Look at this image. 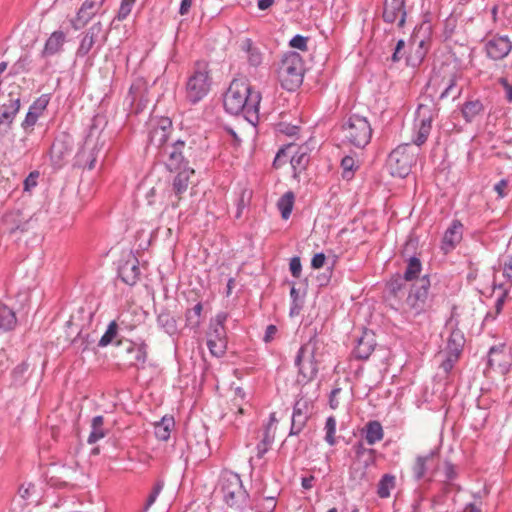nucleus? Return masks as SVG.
Returning a JSON list of instances; mask_svg holds the SVG:
<instances>
[{
	"mask_svg": "<svg viewBox=\"0 0 512 512\" xmlns=\"http://www.w3.org/2000/svg\"><path fill=\"white\" fill-rule=\"evenodd\" d=\"M261 93L245 79H234L223 98L224 109L231 115H243L253 126L259 121Z\"/></svg>",
	"mask_w": 512,
	"mask_h": 512,
	"instance_id": "f257e3e1",
	"label": "nucleus"
},
{
	"mask_svg": "<svg viewBox=\"0 0 512 512\" xmlns=\"http://www.w3.org/2000/svg\"><path fill=\"white\" fill-rule=\"evenodd\" d=\"M277 72L284 89L293 91L298 88L302 84L304 76V64L300 54L297 52L284 54Z\"/></svg>",
	"mask_w": 512,
	"mask_h": 512,
	"instance_id": "f03ea898",
	"label": "nucleus"
},
{
	"mask_svg": "<svg viewBox=\"0 0 512 512\" xmlns=\"http://www.w3.org/2000/svg\"><path fill=\"white\" fill-rule=\"evenodd\" d=\"M220 486L226 504L241 510L247 507L249 495L237 473L231 471L222 473Z\"/></svg>",
	"mask_w": 512,
	"mask_h": 512,
	"instance_id": "7ed1b4c3",
	"label": "nucleus"
},
{
	"mask_svg": "<svg viewBox=\"0 0 512 512\" xmlns=\"http://www.w3.org/2000/svg\"><path fill=\"white\" fill-rule=\"evenodd\" d=\"M318 339L316 336L303 344L295 357V365L298 368L297 381L301 384L311 382L318 373V366L315 360V350L317 349Z\"/></svg>",
	"mask_w": 512,
	"mask_h": 512,
	"instance_id": "20e7f679",
	"label": "nucleus"
},
{
	"mask_svg": "<svg viewBox=\"0 0 512 512\" xmlns=\"http://www.w3.org/2000/svg\"><path fill=\"white\" fill-rule=\"evenodd\" d=\"M344 139L356 148H364L370 143L372 128L366 117L353 114L342 126Z\"/></svg>",
	"mask_w": 512,
	"mask_h": 512,
	"instance_id": "39448f33",
	"label": "nucleus"
},
{
	"mask_svg": "<svg viewBox=\"0 0 512 512\" xmlns=\"http://www.w3.org/2000/svg\"><path fill=\"white\" fill-rule=\"evenodd\" d=\"M228 319L226 312H219L210 321L209 330L207 332V347L212 356L220 358L227 349V335L225 322Z\"/></svg>",
	"mask_w": 512,
	"mask_h": 512,
	"instance_id": "423d86ee",
	"label": "nucleus"
},
{
	"mask_svg": "<svg viewBox=\"0 0 512 512\" xmlns=\"http://www.w3.org/2000/svg\"><path fill=\"white\" fill-rule=\"evenodd\" d=\"M417 152L409 144L399 145L388 156L387 168L392 176L404 178L416 163Z\"/></svg>",
	"mask_w": 512,
	"mask_h": 512,
	"instance_id": "0eeeda50",
	"label": "nucleus"
},
{
	"mask_svg": "<svg viewBox=\"0 0 512 512\" xmlns=\"http://www.w3.org/2000/svg\"><path fill=\"white\" fill-rule=\"evenodd\" d=\"M108 30H105L103 24L98 21L91 25L80 39L76 50L77 58L86 57L96 46L100 50L108 39Z\"/></svg>",
	"mask_w": 512,
	"mask_h": 512,
	"instance_id": "6e6552de",
	"label": "nucleus"
},
{
	"mask_svg": "<svg viewBox=\"0 0 512 512\" xmlns=\"http://www.w3.org/2000/svg\"><path fill=\"white\" fill-rule=\"evenodd\" d=\"M430 285L431 283L427 275L412 285L406 299V306L413 316H418L426 310Z\"/></svg>",
	"mask_w": 512,
	"mask_h": 512,
	"instance_id": "1a4fd4ad",
	"label": "nucleus"
},
{
	"mask_svg": "<svg viewBox=\"0 0 512 512\" xmlns=\"http://www.w3.org/2000/svg\"><path fill=\"white\" fill-rule=\"evenodd\" d=\"M433 111L427 106L420 104L416 110L414 120V135L412 138L413 144L417 147L423 145L430 135L432 129Z\"/></svg>",
	"mask_w": 512,
	"mask_h": 512,
	"instance_id": "9d476101",
	"label": "nucleus"
},
{
	"mask_svg": "<svg viewBox=\"0 0 512 512\" xmlns=\"http://www.w3.org/2000/svg\"><path fill=\"white\" fill-rule=\"evenodd\" d=\"M210 90V77L206 70H196L186 83V98L196 104L201 101Z\"/></svg>",
	"mask_w": 512,
	"mask_h": 512,
	"instance_id": "9b49d317",
	"label": "nucleus"
},
{
	"mask_svg": "<svg viewBox=\"0 0 512 512\" xmlns=\"http://www.w3.org/2000/svg\"><path fill=\"white\" fill-rule=\"evenodd\" d=\"M184 148L185 142L176 140L172 144L164 146L161 150V157L169 171L173 172L188 168V162L183 155Z\"/></svg>",
	"mask_w": 512,
	"mask_h": 512,
	"instance_id": "f8f14e48",
	"label": "nucleus"
},
{
	"mask_svg": "<svg viewBox=\"0 0 512 512\" xmlns=\"http://www.w3.org/2000/svg\"><path fill=\"white\" fill-rule=\"evenodd\" d=\"M150 144L164 148L172 131V122L168 117L151 118L148 122Z\"/></svg>",
	"mask_w": 512,
	"mask_h": 512,
	"instance_id": "ddd939ff",
	"label": "nucleus"
},
{
	"mask_svg": "<svg viewBox=\"0 0 512 512\" xmlns=\"http://www.w3.org/2000/svg\"><path fill=\"white\" fill-rule=\"evenodd\" d=\"M106 0H84L81 7L77 11L71 25L74 30H80L98 13Z\"/></svg>",
	"mask_w": 512,
	"mask_h": 512,
	"instance_id": "4468645a",
	"label": "nucleus"
},
{
	"mask_svg": "<svg viewBox=\"0 0 512 512\" xmlns=\"http://www.w3.org/2000/svg\"><path fill=\"white\" fill-rule=\"evenodd\" d=\"M405 0H385L383 6V20L386 23H396L398 27H403L406 21Z\"/></svg>",
	"mask_w": 512,
	"mask_h": 512,
	"instance_id": "2eb2a0df",
	"label": "nucleus"
},
{
	"mask_svg": "<svg viewBox=\"0 0 512 512\" xmlns=\"http://www.w3.org/2000/svg\"><path fill=\"white\" fill-rule=\"evenodd\" d=\"M487 56L493 60L506 57L512 49L511 41L506 36H494L485 45Z\"/></svg>",
	"mask_w": 512,
	"mask_h": 512,
	"instance_id": "dca6fc26",
	"label": "nucleus"
},
{
	"mask_svg": "<svg viewBox=\"0 0 512 512\" xmlns=\"http://www.w3.org/2000/svg\"><path fill=\"white\" fill-rule=\"evenodd\" d=\"M308 404L305 400H297L293 407L292 417H291V427H290V436H296L301 433V431L306 426L308 420Z\"/></svg>",
	"mask_w": 512,
	"mask_h": 512,
	"instance_id": "f3484780",
	"label": "nucleus"
},
{
	"mask_svg": "<svg viewBox=\"0 0 512 512\" xmlns=\"http://www.w3.org/2000/svg\"><path fill=\"white\" fill-rule=\"evenodd\" d=\"M463 237V224L459 220H453L447 228L442 239V250L445 253L452 251Z\"/></svg>",
	"mask_w": 512,
	"mask_h": 512,
	"instance_id": "a211bd4d",
	"label": "nucleus"
},
{
	"mask_svg": "<svg viewBox=\"0 0 512 512\" xmlns=\"http://www.w3.org/2000/svg\"><path fill=\"white\" fill-rule=\"evenodd\" d=\"M240 50L245 54L249 66L258 68L264 59V55L258 45L251 38H243L240 42Z\"/></svg>",
	"mask_w": 512,
	"mask_h": 512,
	"instance_id": "6ab92c4d",
	"label": "nucleus"
},
{
	"mask_svg": "<svg viewBox=\"0 0 512 512\" xmlns=\"http://www.w3.org/2000/svg\"><path fill=\"white\" fill-rule=\"evenodd\" d=\"M65 42L66 34L63 31L57 30L52 32L45 42L41 56L47 58L61 53Z\"/></svg>",
	"mask_w": 512,
	"mask_h": 512,
	"instance_id": "aec40b11",
	"label": "nucleus"
},
{
	"mask_svg": "<svg viewBox=\"0 0 512 512\" xmlns=\"http://www.w3.org/2000/svg\"><path fill=\"white\" fill-rule=\"evenodd\" d=\"M20 109V98L15 97L11 92L9 94V99L2 105L0 112V125L5 124L6 128H8L13 122L16 114Z\"/></svg>",
	"mask_w": 512,
	"mask_h": 512,
	"instance_id": "412c9836",
	"label": "nucleus"
},
{
	"mask_svg": "<svg viewBox=\"0 0 512 512\" xmlns=\"http://www.w3.org/2000/svg\"><path fill=\"white\" fill-rule=\"evenodd\" d=\"M118 274L124 283L130 286L136 284L140 278L138 260L133 259L126 261L122 266H120Z\"/></svg>",
	"mask_w": 512,
	"mask_h": 512,
	"instance_id": "4be33fe9",
	"label": "nucleus"
},
{
	"mask_svg": "<svg viewBox=\"0 0 512 512\" xmlns=\"http://www.w3.org/2000/svg\"><path fill=\"white\" fill-rule=\"evenodd\" d=\"M374 347L375 341L373 335L368 332H364L353 349V355L357 359L366 360L373 352Z\"/></svg>",
	"mask_w": 512,
	"mask_h": 512,
	"instance_id": "5701e85b",
	"label": "nucleus"
},
{
	"mask_svg": "<svg viewBox=\"0 0 512 512\" xmlns=\"http://www.w3.org/2000/svg\"><path fill=\"white\" fill-rule=\"evenodd\" d=\"M70 152V147L64 141H54L50 149V158L53 166L55 168H61L70 155Z\"/></svg>",
	"mask_w": 512,
	"mask_h": 512,
	"instance_id": "b1692460",
	"label": "nucleus"
},
{
	"mask_svg": "<svg viewBox=\"0 0 512 512\" xmlns=\"http://www.w3.org/2000/svg\"><path fill=\"white\" fill-rule=\"evenodd\" d=\"M434 452L430 451L426 455H418L415 459L414 465L412 467L413 476L416 480L423 479L429 469V462L434 458Z\"/></svg>",
	"mask_w": 512,
	"mask_h": 512,
	"instance_id": "393cba45",
	"label": "nucleus"
},
{
	"mask_svg": "<svg viewBox=\"0 0 512 512\" xmlns=\"http://www.w3.org/2000/svg\"><path fill=\"white\" fill-rule=\"evenodd\" d=\"M17 318L15 312L0 302V329L10 331L15 328Z\"/></svg>",
	"mask_w": 512,
	"mask_h": 512,
	"instance_id": "a878e982",
	"label": "nucleus"
},
{
	"mask_svg": "<svg viewBox=\"0 0 512 512\" xmlns=\"http://www.w3.org/2000/svg\"><path fill=\"white\" fill-rule=\"evenodd\" d=\"M173 427L174 419L172 417L164 416L155 424L154 434L158 440L167 441L170 438V433Z\"/></svg>",
	"mask_w": 512,
	"mask_h": 512,
	"instance_id": "bb28decb",
	"label": "nucleus"
},
{
	"mask_svg": "<svg viewBox=\"0 0 512 512\" xmlns=\"http://www.w3.org/2000/svg\"><path fill=\"white\" fill-rule=\"evenodd\" d=\"M157 324L170 336H173L178 332L176 319L167 311H162L158 314Z\"/></svg>",
	"mask_w": 512,
	"mask_h": 512,
	"instance_id": "cd10ccee",
	"label": "nucleus"
},
{
	"mask_svg": "<svg viewBox=\"0 0 512 512\" xmlns=\"http://www.w3.org/2000/svg\"><path fill=\"white\" fill-rule=\"evenodd\" d=\"M383 436V428L380 422L370 421L367 423L365 429V440L369 445H374L375 443L381 441Z\"/></svg>",
	"mask_w": 512,
	"mask_h": 512,
	"instance_id": "c85d7f7f",
	"label": "nucleus"
},
{
	"mask_svg": "<svg viewBox=\"0 0 512 512\" xmlns=\"http://www.w3.org/2000/svg\"><path fill=\"white\" fill-rule=\"evenodd\" d=\"M104 418L101 415L95 416L91 422V432L88 436L87 442L94 444L105 437L106 433L103 429Z\"/></svg>",
	"mask_w": 512,
	"mask_h": 512,
	"instance_id": "c756f323",
	"label": "nucleus"
},
{
	"mask_svg": "<svg viewBox=\"0 0 512 512\" xmlns=\"http://www.w3.org/2000/svg\"><path fill=\"white\" fill-rule=\"evenodd\" d=\"M177 175L173 180V190L177 195L182 194L188 188L190 175L193 173V170L186 168L182 170L176 171Z\"/></svg>",
	"mask_w": 512,
	"mask_h": 512,
	"instance_id": "7c9ffc66",
	"label": "nucleus"
},
{
	"mask_svg": "<svg viewBox=\"0 0 512 512\" xmlns=\"http://www.w3.org/2000/svg\"><path fill=\"white\" fill-rule=\"evenodd\" d=\"M127 353L133 355L134 365H144L147 360V345L144 342H133L127 348Z\"/></svg>",
	"mask_w": 512,
	"mask_h": 512,
	"instance_id": "2f4dec72",
	"label": "nucleus"
},
{
	"mask_svg": "<svg viewBox=\"0 0 512 512\" xmlns=\"http://www.w3.org/2000/svg\"><path fill=\"white\" fill-rule=\"evenodd\" d=\"M483 111L479 100L467 101L462 107V115L466 122H472Z\"/></svg>",
	"mask_w": 512,
	"mask_h": 512,
	"instance_id": "473e14b6",
	"label": "nucleus"
},
{
	"mask_svg": "<svg viewBox=\"0 0 512 512\" xmlns=\"http://www.w3.org/2000/svg\"><path fill=\"white\" fill-rule=\"evenodd\" d=\"M396 483L395 476L391 474H384L377 486V494L380 498H388L391 490L394 489Z\"/></svg>",
	"mask_w": 512,
	"mask_h": 512,
	"instance_id": "72a5a7b5",
	"label": "nucleus"
},
{
	"mask_svg": "<svg viewBox=\"0 0 512 512\" xmlns=\"http://www.w3.org/2000/svg\"><path fill=\"white\" fill-rule=\"evenodd\" d=\"M464 336L460 330H453L447 341L448 353H455L460 355L464 346Z\"/></svg>",
	"mask_w": 512,
	"mask_h": 512,
	"instance_id": "f704fd0d",
	"label": "nucleus"
},
{
	"mask_svg": "<svg viewBox=\"0 0 512 512\" xmlns=\"http://www.w3.org/2000/svg\"><path fill=\"white\" fill-rule=\"evenodd\" d=\"M423 30H424V33L429 32L430 27L429 26L424 27L422 25L417 31H414V33L412 35V44L417 45V51H416L417 62H421L423 60V58L425 56V52H426V50L424 49L426 40H425L424 36H421V32Z\"/></svg>",
	"mask_w": 512,
	"mask_h": 512,
	"instance_id": "c9c22d12",
	"label": "nucleus"
},
{
	"mask_svg": "<svg viewBox=\"0 0 512 512\" xmlns=\"http://www.w3.org/2000/svg\"><path fill=\"white\" fill-rule=\"evenodd\" d=\"M294 204V194L289 191L286 192L277 202V207L284 220H287L292 212Z\"/></svg>",
	"mask_w": 512,
	"mask_h": 512,
	"instance_id": "e433bc0d",
	"label": "nucleus"
},
{
	"mask_svg": "<svg viewBox=\"0 0 512 512\" xmlns=\"http://www.w3.org/2000/svg\"><path fill=\"white\" fill-rule=\"evenodd\" d=\"M202 304L197 303L193 308L187 310L186 312V326L191 329H197L201 322V313H202Z\"/></svg>",
	"mask_w": 512,
	"mask_h": 512,
	"instance_id": "4c0bfd02",
	"label": "nucleus"
},
{
	"mask_svg": "<svg viewBox=\"0 0 512 512\" xmlns=\"http://www.w3.org/2000/svg\"><path fill=\"white\" fill-rule=\"evenodd\" d=\"M421 270L422 264L420 260L417 257H410L403 277L406 281H412L418 278Z\"/></svg>",
	"mask_w": 512,
	"mask_h": 512,
	"instance_id": "58836bf2",
	"label": "nucleus"
},
{
	"mask_svg": "<svg viewBox=\"0 0 512 512\" xmlns=\"http://www.w3.org/2000/svg\"><path fill=\"white\" fill-rule=\"evenodd\" d=\"M461 94V89L457 87V79L455 76H452L448 82L446 83V86L444 87L443 91L440 93L439 98L444 99L448 97H452L453 99H456Z\"/></svg>",
	"mask_w": 512,
	"mask_h": 512,
	"instance_id": "ea45409f",
	"label": "nucleus"
},
{
	"mask_svg": "<svg viewBox=\"0 0 512 512\" xmlns=\"http://www.w3.org/2000/svg\"><path fill=\"white\" fill-rule=\"evenodd\" d=\"M163 487H164V482L162 480H158L154 484L141 512L149 511L150 507L156 502L158 496L160 495L161 491L163 490Z\"/></svg>",
	"mask_w": 512,
	"mask_h": 512,
	"instance_id": "a19ab883",
	"label": "nucleus"
},
{
	"mask_svg": "<svg viewBox=\"0 0 512 512\" xmlns=\"http://www.w3.org/2000/svg\"><path fill=\"white\" fill-rule=\"evenodd\" d=\"M117 330H118V325H117L116 321H111L109 323L105 333L100 338L98 345L100 347H106L109 344H111L113 339L117 335Z\"/></svg>",
	"mask_w": 512,
	"mask_h": 512,
	"instance_id": "79ce46f5",
	"label": "nucleus"
},
{
	"mask_svg": "<svg viewBox=\"0 0 512 512\" xmlns=\"http://www.w3.org/2000/svg\"><path fill=\"white\" fill-rule=\"evenodd\" d=\"M336 424L337 423H336L335 417L329 416L326 419L325 427H324L325 441L331 446H333L336 443V440H335Z\"/></svg>",
	"mask_w": 512,
	"mask_h": 512,
	"instance_id": "37998d69",
	"label": "nucleus"
},
{
	"mask_svg": "<svg viewBox=\"0 0 512 512\" xmlns=\"http://www.w3.org/2000/svg\"><path fill=\"white\" fill-rule=\"evenodd\" d=\"M405 279L401 275L392 277L387 283L388 290L394 296H397L405 288Z\"/></svg>",
	"mask_w": 512,
	"mask_h": 512,
	"instance_id": "c03bdc74",
	"label": "nucleus"
},
{
	"mask_svg": "<svg viewBox=\"0 0 512 512\" xmlns=\"http://www.w3.org/2000/svg\"><path fill=\"white\" fill-rule=\"evenodd\" d=\"M341 167L343 170L342 176L345 179H351L355 169L357 168L356 162L353 157L345 156L341 160Z\"/></svg>",
	"mask_w": 512,
	"mask_h": 512,
	"instance_id": "a18cd8bd",
	"label": "nucleus"
},
{
	"mask_svg": "<svg viewBox=\"0 0 512 512\" xmlns=\"http://www.w3.org/2000/svg\"><path fill=\"white\" fill-rule=\"evenodd\" d=\"M49 103V97L47 95H41L38 97L29 107V112H33L37 114V117H40L43 112L46 110Z\"/></svg>",
	"mask_w": 512,
	"mask_h": 512,
	"instance_id": "49530a36",
	"label": "nucleus"
},
{
	"mask_svg": "<svg viewBox=\"0 0 512 512\" xmlns=\"http://www.w3.org/2000/svg\"><path fill=\"white\" fill-rule=\"evenodd\" d=\"M309 161V156L305 152H296L291 157V165L295 171H301L305 168Z\"/></svg>",
	"mask_w": 512,
	"mask_h": 512,
	"instance_id": "de8ad7c7",
	"label": "nucleus"
},
{
	"mask_svg": "<svg viewBox=\"0 0 512 512\" xmlns=\"http://www.w3.org/2000/svg\"><path fill=\"white\" fill-rule=\"evenodd\" d=\"M252 192L248 189H242L237 200V213L236 217L239 218L243 209L248 205Z\"/></svg>",
	"mask_w": 512,
	"mask_h": 512,
	"instance_id": "09e8293b",
	"label": "nucleus"
},
{
	"mask_svg": "<svg viewBox=\"0 0 512 512\" xmlns=\"http://www.w3.org/2000/svg\"><path fill=\"white\" fill-rule=\"evenodd\" d=\"M136 0H121V4L116 16L118 21L125 20L131 13L132 7Z\"/></svg>",
	"mask_w": 512,
	"mask_h": 512,
	"instance_id": "8fccbe9b",
	"label": "nucleus"
},
{
	"mask_svg": "<svg viewBox=\"0 0 512 512\" xmlns=\"http://www.w3.org/2000/svg\"><path fill=\"white\" fill-rule=\"evenodd\" d=\"M494 289H500L502 291L495 303L496 314H499L503 309L505 299L509 292V288L505 287L503 283H499L494 284Z\"/></svg>",
	"mask_w": 512,
	"mask_h": 512,
	"instance_id": "3c124183",
	"label": "nucleus"
},
{
	"mask_svg": "<svg viewBox=\"0 0 512 512\" xmlns=\"http://www.w3.org/2000/svg\"><path fill=\"white\" fill-rule=\"evenodd\" d=\"M28 364L25 362H22L18 364L13 370H12V377L14 383H22L24 380V376L26 372L28 371Z\"/></svg>",
	"mask_w": 512,
	"mask_h": 512,
	"instance_id": "603ef678",
	"label": "nucleus"
},
{
	"mask_svg": "<svg viewBox=\"0 0 512 512\" xmlns=\"http://www.w3.org/2000/svg\"><path fill=\"white\" fill-rule=\"evenodd\" d=\"M38 178H39V172L38 171H32L29 173V175L24 180V191L30 192L32 189H34L38 184Z\"/></svg>",
	"mask_w": 512,
	"mask_h": 512,
	"instance_id": "864d4df0",
	"label": "nucleus"
},
{
	"mask_svg": "<svg viewBox=\"0 0 512 512\" xmlns=\"http://www.w3.org/2000/svg\"><path fill=\"white\" fill-rule=\"evenodd\" d=\"M445 482L451 484L457 478L456 467L453 463L446 461L444 464Z\"/></svg>",
	"mask_w": 512,
	"mask_h": 512,
	"instance_id": "5fc2aeb1",
	"label": "nucleus"
},
{
	"mask_svg": "<svg viewBox=\"0 0 512 512\" xmlns=\"http://www.w3.org/2000/svg\"><path fill=\"white\" fill-rule=\"evenodd\" d=\"M289 268H290L292 276L295 278H299L301 275V270H302L300 258L297 256L291 258Z\"/></svg>",
	"mask_w": 512,
	"mask_h": 512,
	"instance_id": "6e6d98bb",
	"label": "nucleus"
},
{
	"mask_svg": "<svg viewBox=\"0 0 512 512\" xmlns=\"http://www.w3.org/2000/svg\"><path fill=\"white\" fill-rule=\"evenodd\" d=\"M503 355V351L502 349H498V348H495V347H492L489 351V358H488V363L491 367H495V366H501V361L497 360L496 357L497 356H502Z\"/></svg>",
	"mask_w": 512,
	"mask_h": 512,
	"instance_id": "4d7b16f0",
	"label": "nucleus"
},
{
	"mask_svg": "<svg viewBox=\"0 0 512 512\" xmlns=\"http://www.w3.org/2000/svg\"><path fill=\"white\" fill-rule=\"evenodd\" d=\"M290 46L304 51L307 49V38L301 35H295L290 40Z\"/></svg>",
	"mask_w": 512,
	"mask_h": 512,
	"instance_id": "13d9d810",
	"label": "nucleus"
},
{
	"mask_svg": "<svg viewBox=\"0 0 512 512\" xmlns=\"http://www.w3.org/2000/svg\"><path fill=\"white\" fill-rule=\"evenodd\" d=\"M39 117H37V114L36 113H33V112H27L26 113V116H25V119L23 120L22 122V128L24 130H28L30 128H33L34 125L37 123Z\"/></svg>",
	"mask_w": 512,
	"mask_h": 512,
	"instance_id": "bf43d9fd",
	"label": "nucleus"
},
{
	"mask_svg": "<svg viewBox=\"0 0 512 512\" xmlns=\"http://www.w3.org/2000/svg\"><path fill=\"white\" fill-rule=\"evenodd\" d=\"M503 277L512 285V255L503 263Z\"/></svg>",
	"mask_w": 512,
	"mask_h": 512,
	"instance_id": "052dcab7",
	"label": "nucleus"
},
{
	"mask_svg": "<svg viewBox=\"0 0 512 512\" xmlns=\"http://www.w3.org/2000/svg\"><path fill=\"white\" fill-rule=\"evenodd\" d=\"M459 355L455 353H448L447 358L442 362L441 367L445 372H449L453 366L454 363L457 361Z\"/></svg>",
	"mask_w": 512,
	"mask_h": 512,
	"instance_id": "680f3d73",
	"label": "nucleus"
},
{
	"mask_svg": "<svg viewBox=\"0 0 512 512\" xmlns=\"http://www.w3.org/2000/svg\"><path fill=\"white\" fill-rule=\"evenodd\" d=\"M325 260H326V256L324 253L320 252V253H316L312 260H311V266L313 269H320L323 267L324 263H325Z\"/></svg>",
	"mask_w": 512,
	"mask_h": 512,
	"instance_id": "e2e57ef3",
	"label": "nucleus"
},
{
	"mask_svg": "<svg viewBox=\"0 0 512 512\" xmlns=\"http://www.w3.org/2000/svg\"><path fill=\"white\" fill-rule=\"evenodd\" d=\"M508 185L507 180L501 179L494 185V191L498 194L499 198H504L506 196L505 189Z\"/></svg>",
	"mask_w": 512,
	"mask_h": 512,
	"instance_id": "0e129e2a",
	"label": "nucleus"
},
{
	"mask_svg": "<svg viewBox=\"0 0 512 512\" xmlns=\"http://www.w3.org/2000/svg\"><path fill=\"white\" fill-rule=\"evenodd\" d=\"M277 331H278V329L275 325H273V324L268 325L265 330L264 337H263L264 342H266V343L271 342L274 339Z\"/></svg>",
	"mask_w": 512,
	"mask_h": 512,
	"instance_id": "69168bd1",
	"label": "nucleus"
},
{
	"mask_svg": "<svg viewBox=\"0 0 512 512\" xmlns=\"http://www.w3.org/2000/svg\"><path fill=\"white\" fill-rule=\"evenodd\" d=\"M269 450V442H260L257 444L256 446V456L257 458L261 459L264 457V455L267 453V451Z\"/></svg>",
	"mask_w": 512,
	"mask_h": 512,
	"instance_id": "338daca9",
	"label": "nucleus"
},
{
	"mask_svg": "<svg viewBox=\"0 0 512 512\" xmlns=\"http://www.w3.org/2000/svg\"><path fill=\"white\" fill-rule=\"evenodd\" d=\"M500 83L503 85V88L505 90L506 99L508 100V102H512V85H510L505 78H501Z\"/></svg>",
	"mask_w": 512,
	"mask_h": 512,
	"instance_id": "774afa93",
	"label": "nucleus"
}]
</instances>
